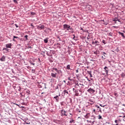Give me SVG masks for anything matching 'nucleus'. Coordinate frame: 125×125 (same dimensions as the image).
I'll return each mask as SVG.
<instances>
[{
    "label": "nucleus",
    "mask_w": 125,
    "mask_h": 125,
    "mask_svg": "<svg viewBox=\"0 0 125 125\" xmlns=\"http://www.w3.org/2000/svg\"><path fill=\"white\" fill-rule=\"evenodd\" d=\"M63 27L64 30H67L69 33H74V28H72L70 25L64 24Z\"/></svg>",
    "instance_id": "1"
},
{
    "label": "nucleus",
    "mask_w": 125,
    "mask_h": 125,
    "mask_svg": "<svg viewBox=\"0 0 125 125\" xmlns=\"http://www.w3.org/2000/svg\"><path fill=\"white\" fill-rule=\"evenodd\" d=\"M83 86H84L83 84H82L79 83H75V88H78L79 90V89L81 90V88H83Z\"/></svg>",
    "instance_id": "2"
},
{
    "label": "nucleus",
    "mask_w": 125,
    "mask_h": 125,
    "mask_svg": "<svg viewBox=\"0 0 125 125\" xmlns=\"http://www.w3.org/2000/svg\"><path fill=\"white\" fill-rule=\"evenodd\" d=\"M75 93V96H81V95H82V90H81V89H79V91L76 90Z\"/></svg>",
    "instance_id": "3"
},
{
    "label": "nucleus",
    "mask_w": 125,
    "mask_h": 125,
    "mask_svg": "<svg viewBox=\"0 0 125 125\" xmlns=\"http://www.w3.org/2000/svg\"><path fill=\"white\" fill-rule=\"evenodd\" d=\"M61 116H68V114H67V111L64 110V109H62L61 111Z\"/></svg>",
    "instance_id": "4"
},
{
    "label": "nucleus",
    "mask_w": 125,
    "mask_h": 125,
    "mask_svg": "<svg viewBox=\"0 0 125 125\" xmlns=\"http://www.w3.org/2000/svg\"><path fill=\"white\" fill-rule=\"evenodd\" d=\"M87 91L89 92V93H90L91 94L95 92V90L93 89V88H90L87 90Z\"/></svg>",
    "instance_id": "5"
},
{
    "label": "nucleus",
    "mask_w": 125,
    "mask_h": 125,
    "mask_svg": "<svg viewBox=\"0 0 125 125\" xmlns=\"http://www.w3.org/2000/svg\"><path fill=\"white\" fill-rule=\"evenodd\" d=\"M59 96H60V94L54 97V99H55L56 102H59Z\"/></svg>",
    "instance_id": "6"
},
{
    "label": "nucleus",
    "mask_w": 125,
    "mask_h": 125,
    "mask_svg": "<svg viewBox=\"0 0 125 125\" xmlns=\"http://www.w3.org/2000/svg\"><path fill=\"white\" fill-rule=\"evenodd\" d=\"M68 90H69V89L63 90V91L62 92V94H63V95H68V94H69Z\"/></svg>",
    "instance_id": "7"
},
{
    "label": "nucleus",
    "mask_w": 125,
    "mask_h": 125,
    "mask_svg": "<svg viewBox=\"0 0 125 125\" xmlns=\"http://www.w3.org/2000/svg\"><path fill=\"white\" fill-rule=\"evenodd\" d=\"M6 57L5 56L3 55L2 56V57L0 58V61H1L2 62H5V59Z\"/></svg>",
    "instance_id": "8"
},
{
    "label": "nucleus",
    "mask_w": 125,
    "mask_h": 125,
    "mask_svg": "<svg viewBox=\"0 0 125 125\" xmlns=\"http://www.w3.org/2000/svg\"><path fill=\"white\" fill-rule=\"evenodd\" d=\"M11 46H12V43H9L6 44V48H11Z\"/></svg>",
    "instance_id": "9"
},
{
    "label": "nucleus",
    "mask_w": 125,
    "mask_h": 125,
    "mask_svg": "<svg viewBox=\"0 0 125 125\" xmlns=\"http://www.w3.org/2000/svg\"><path fill=\"white\" fill-rule=\"evenodd\" d=\"M104 69L105 72L106 73V74L108 75V72H109V70H108L109 69H108V67L105 66L104 67Z\"/></svg>",
    "instance_id": "10"
},
{
    "label": "nucleus",
    "mask_w": 125,
    "mask_h": 125,
    "mask_svg": "<svg viewBox=\"0 0 125 125\" xmlns=\"http://www.w3.org/2000/svg\"><path fill=\"white\" fill-rule=\"evenodd\" d=\"M48 40H49V38L48 37H47L45 39H44L43 42L44 43H47V42H48Z\"/></svg>",
    "instance_id": "11"
},
{
    "label": "nucleus",
    "mask_w": 125,
    "mask_h": 125,
    "mask_svg": "<svg viewBox=\"0 0 125 125\" xmlns=\"http://www.w3.org/2000/svg\"><path fill=\"white\" fill-rule=\"evenodd\" d=\"M57 75V73H51V76L52 77V78H56V75Z\"/></svg>",
    "instance_id": "12"
},
{
    "label": "nucleus",
    "mask_w": 125,
    "mask_h": 125,
    "mask_svg": "<svg viewBox=\"0 0 125 125\" xmlns=\"http://www.w3.org/2000/svg\"><path fill=\"white\" fill-rule=\"evenodd\" d=\"M39 30H42L44 29V25H41L38 26Z\"/></svg>",
    "instance_id": "13"
},
{
    "label": "nucleus",
    "mask_w": 125,
    "mask_h": 125,
    "mask_svg": "<svg viewBox=\"0 0 125 125\" xmlns=\"http://www.w3.org/2000/svg\"><path fill=\"white\" fill-rule=\"evenodd\" d=\"M118 33L119 34V35H121L122 37H123V38H124V39H125V34H124V33L118 32Z\"/></svg>",
    "instance_id": "14"
},
{
    "label": "nucleus",
    "mask_w": 125,
    "mask_h": 125,
    "mask_svg": "<svg viewBox=\"0 0 125 125\" xmlns=\"http://www.w3.org/2000/svg\"><path fill=\"white\" fill-rule=\"evenodd\" d=\"M90 117H91V120H93L94 121L95 119H96V118L95 117V116H94V115H91Z\"/></svg>",
    "instance_id": "15"
},
{
    "label": "nucleus",
    "mask_w": 125,
    "mask_h": 125,
    "mask_svg": "<svg viewBox=\"0 0 125 125\" xmlns=\"http://www.w3.org/2000/svg\"><path fill=\"white\" fill-rule=\"evenodd\" d=\"M75 124V120L70 119V120L69 121L70 124Z\"/></svg>",
    "instance_id": "16"
},
{
    "label": "nucleus",
    "mask_w": 125,
    "mask_h": 125,
    "mask_svg": "<svg viewBox=\"0 0 125 125\" xmlns=\"http://www.w3.org/2000/svg\"><path fill=\"white\" fill-rule=\"evenodd\" d=\"M66 69L67 70H71V65L70 64H68L66 66Z\"/></svg>",
    "instance_id": "17"
},
{
    "label": "nucleus",
    "mask_w": 125,
    "mask_h": 125,
    "mask_svg": "<svg viewBox=\"0 0 125 125\" xmlns=\"http://www.w3.org/2000/svg\"><path fill=\"white\" fill-rule=\"evenodd\" d=\"M59 86H61V85L60 84H57L56 86L55 87V89H59Z\"/></svg>",
    "instance_id": "18"
},
{
    "label": "nucleus",
    "mask_w": 125,
    "mask_h": 125,
    "mask_svg": "<svg viewBox=\"0 0 125 125\" xmlns=\"http://www.w3.org/2000/svg\"><path fill=\"white\" fill-rule=\"evenodd\" d=\"M13 39H17L18 41H19V40H20V38L15 36H13Z\"/></svg>",
    "instance_id": "19"
},
{
    "label": "nucleus",
    "mask_w": 125,
    "mask_h": 125,
    "mask_svg": "<svg viewBox=\"0 0 125 125\" xmlns=\"http://www.w3.org/2000/svg\"><path fill=\"white\" fill-rule=\"evenodd\" d=\"M94 54H95L96 55H97V54H99V51L97 50L94 51Z\"/></svg>",
    "instance_id": "20"
},
{
    "label": "nucleus",
    "mask_w": 125,
    "mask_h": 125,
    "mask_svg": "<svg viewBox=\"0 0 125 125\" xmlns=\"http://www.w3.org/2000/svg\"><path fill=\"white\" fill-rule=\"evenodd\" d=\"M96 107L97 108H98L99 111L100 112H101V108H100V106H98V105H96Z\"/></svg>",
    "instance_id": "21"
},
{
    "label": "nucleus",
    "mask_w": 125,
    "mask_h": 125,
    "mask_svg": "<svg viewBox=\"0 0 125 125\" xmlns=\"http://www.w3.org/2000/svg\"><path fill=\"white\" fill-rule=\"evenodd\" d=\"M102 21L104 22V25H108V22H105L104 20H102Z\"/></svg>",
    "instance_id": "22"
},
{
    "label": "nucleus",
    "mask_w": 125,
    "mask_h": 125,
    "mask_svg": "<svg viewBox=\"0 0 125 125\" xmlns=\"http://www.w3.org/2000/svg\"><path fill=\"white\" fill-rule=\"evenodd\" d=\"M98 117L99 120H103V119L102 118V116L101 115H99Z\"/></svg>",
    "instance_id": "23"
},
{
    "label": "nucleus",
    "mask_w": 125,
    "mask_h": 125,
    "mask_svg": "<svg viewBox=\"0 0 125 125\" xmlns=\"http://www.w3.org/2000/svg\"><path fill=\"white\" fill-rule=\"evenodd\" d=\"M94 43L96 44V45H98V44H99V42H98V41H95Z\"/></svg>",
    "instance_id": "24"
},
{
    "label": "nucleus",
    "mask_w": 125,
    "mask_h": 125,
    "mask_svg": "<svg viewBox=\"0 0 125 125\" xmlns=\"http://www.w3.org/2000/svg\"><path fill=\"white\" fill-rule=\"evenodd\" d=\"M52 70H54V71H56L57 73H59V70H57V68H52Z\"/></svg>",
    "instance_id": "25"
},
{
    "label": "nucleus",
    "mask_w": 125,
    "mask_h": 125,
    "mask_svg": "<svg viewBox=\"0 0 125 125\" xmlns=\"http://www.w3.org/2000/svg\"><path fill=\"white\" fill-rule=\"evenodd\" d=\"M88 74L89 75H90V78H92V74H91V71H89Z\"/></svg>",
    "instance_id": "26"
},
{
    "label": "nucleus",
    "mask_w": 125,
    "mask_h": 125,
    "mask_svg": "<svg viewBox=\"0 0 125 125\" xmlns=\"http://www.w3.org/2000/svg\"><path fill=\"white\" fill-rule=\"evenodd\" d=\"M26 93H27V94H31V93H30V90H26Z\"/></svg>",
    "instance_id": "27"
},
{
    "label": "nucleus",
    "mask_w": 125,
    "mask_h": 125,
    "mask_svg": "<svg viewBox=\"0 0 125 125\" xmlns=\"http://www.w3.org/2000/svg\"><path fill=\"white\" fill-rule=\"evenodd\" d=\"M121 77H125V74L124 72H122V73L121 74Z\"/></svg>",
    "instance_id": "28"
},
{
    "label": "nucleus",
    "mask_w": 125,
    "mask_h": 125,
    "mask_svg": "<svg viewBox=\"0 0 125 125\" xmlns=\"http://www.w3.org/2000/svg\"><path fill=\"white\" fill-rule=\"evenodd\" d=\"M118 18H115L114 20L113 21L114 22H117V21H118Z\"/></svg>",
    "instance_id": "29"
},
{
    "label": "nucleus",
    "mask_w": 125,
    "mask_h": 125,
    "mask_svg": "<svg viewBox=\"0 0 125 125\" xmlns=\"http://www.w3.org/2000/svg\"><path fill=\"white\" fill-rule=\"evenodd\" d=\"M24 38L25 39V41H28V35H25Z\"/></svg>",
    "instance_id": "30"
},
{
    "label": "nucleus",
    "mask_w": 125,
    "mask_h": 125,
    "mask_svg": "<svg viewBox=\"0 0 125 125\" xmlns=\"http://www.w3.org/2000/svg\"><path fill=\"white\" fill-rule=\"evenodd\" d=\"M30 14L31 15H36V13L34 12H31Z\"/></svg>",
    "instance_id": "31"
},
{
    "label": "nucleus",
    "mask_w": 125,
    "mask_h": 125,
    "mask_svg": "<svg viewBox=\"0 0 125 125\" xmlns=\"http://www.w3.org/2000/svg\"><path fill=\"white\" fill-rule=\"evenodd\" d=\"M103 43L104 44H106L107 42H106V41L105 40H103Z\"/></svg>",
    "instance_id": "32"
},
{
    "label": "nucleus",
    "mask_w": 125,
    "mask_h": 125,
    "mask_svg": "<svg viewBox=\"0 0 125 125\" xmlns=\"http://www.w3.org/2000/svg\"><path fill=\"white\" fill-rule=\"evenodd\" d=\"M105 125H111V123L110 122H106Z\"/></svg>",
    "instance_id": "33"
},
{
    "label": "nucleus",
    "mask_w": 125,
    "mask_h": 125,
    "mask_svg": "<svg viewBox=\"0 0 125 125\" xmlns=\"http://www.w3.org/2000/svg\"><path fill=\"white\" fill-rule=\"evenodd\" d=\"M3 50H6V51H8V49H7V48H4Z\"/></svg>",
    "instance_id": "34"
},
{
    "label": "nucleus",
    "mask_w": 125,
    "mask_h": 125,
    "mask_svg": "<svg viewBox=\"0 0 125 125\" xmlns=\"http://www.w3.org/2000/svg\"><path fill=\"white\" fill-rule=\"evenodd\" d=\"M13 1H14V2H15V3H17V4L18 3V2H17V0H13Z\"/></svg>",
    "instance_id": "35"
},
{
    "label": "nucleus",
    "mask_w": 125,
    "mask_h": 125,
    "mask_svg": "<svg viewBox=\"0 0 125 125\" xmlns=\"http://www.w3.org/2000/svg\"><path fill=\"white\" fill-rule=\"evenodd\" d=\"M68 80H69V81H70L71 82H72V81H73V79H71V78H70V77H68Z\"/></svg>",
    "instance_id": "36"
},
{
    "label": "nucleus",
    "mask_w": 125,
    "mask_h": 125,
    "mask_svg": "<svg viewBox=\"0 0 125 125\" xmlns=\"http://www.w3.org/2000/svg\"><path fill=\"white\" fill-rule=\"evenodd\" d=\"M115 124H118L119 123V121L115 120Z\"/></svg>",
    "instance_id": "37"
},
{
    "label": "nucleus",
    "mask_w": 125,
    "mask_h": 125,
    "mask_svg": "<svg viewBox=\"0 0 125 125\" xmlns=\"http://www.w3.org/2000/svg\"><path fill=\"white\" fill-rule=\"evenodd\" d=\"M102 60H105L106 59L105 58H104V56H102Z\"/></svg>",
    "instance_id": "38"
},
{
    "label": "nucleus",
    "mask_w": 125,
    "mask_h": 125,
    "mask_svg": "<svg viewBox=\"0 0 125 125\" xmlns=\"http://www.w3.org/2000/svg\"><path fill=\"white\" fill-rule=\"evenodd\" d=\"M108 36H110V37H112V35L111 32L108 33Z\"/></svg>",
    "instance_id": "39"
},
{
    "label": "nucleus",
    "mask_w": 125,
    "mask_h": 125,
    "mask_svg": "<svg viewBox=\"0 0 125 125\" xmlns=\"http://www.w3.org/2000/svg\"><path fill=\"white\" fill-rule=\"evenodd\" d=\"M77 111H78V113H81L82 112V111L80 109H78Z\"/></svg>",
    "instance_id": "40"
},
{
    "label": "nucleus",
    "mask_w": 125,
    "mask_h": 125,
    "mask_svg": "<svg viewBox=\"0 0 125 125\" xmlns=\"http://www.w3.org/2000/svg\"><path fill=\"white\" fill-rule=\"evenodd\" d=\"M69 100H70V103H72V99H71V98H69Z\"/></svg>",
    "instance_id": "41"
},
{
    "label": "nucleus",
    "mask_w": 125,
    "mask_h": 125,
    "mask_svg": "<svg viewBox=\"0 0 125 125\" xmlns=\"http://www.w3.org/2000/svg\"><path fill=\"white\" fill-rule=\"evenodd\" d=\"M94 123H95V121H93V122H91V125H94Z\"/></svg>",
    "instance_id": "42"
},
{
    "label": "nucleus",
    "mask_w": 125,
    "mask_h": 125,
    "mask_svg": "<svg viewBox=\"0 0 125 125\" xmlns=\"http://www.w3.org/2000/svg\"><path fill=\"white\" fill-rule=\"evenodd\" d=\"M54 79H50V82H54Z\"/></svg>",
    "instance_id": "43"
},
{
    "label": "nucleus",
    "mask_w": 125,
    "mask_h": 125,
    "mask_svg": "<svg viewBox=\"0 0 125 125\" xmlns=\"http://www.w3.org/2000/svg\"><path fill=\"white\" fill-rule=\"evenodd\" d=\"M114 95H115V96L116 97H118V94L115 93V94H114Z\"/></svg>",
    "instance_id": "44"
},
{
    "label": "nucleus",
    "mask_w": 125,
    "mask_h": 125,
    "mask_svg": "<svg viewBox=\"0 0 125 125\" xmlns=\"http://www.w3.org/2000/svg\"><path fill=\"white\" fill-rule=\"evenodd\" d=\"M19 88L18 89L19 91H20L21 89V88L20 87V86H19Z\"/></svg>",
    "instance_id": "45"
},
{
    "label": "nucleus",
    "mask_w": 125,
    "mask_h": 125,
    "mask_svg": "<svg viewBox=\"0 0 125 125\" xmlns=\"http://www.w3.org/2000/svg\"><path fill=\"white\" fill-rule=\"evenodd\" d=\"M73 36H74V37H73V40H75V41H77V40L76 39H75V38H76V36H75V35H73Z\"/></svg>",
    "instance_id": "46"
},
{
    "label": "nucleus",
    "mask_w": 125,
    "mask_h": 125,
    "mask_svg": "<svg viewBox=\"0 0 125 125\" xmlns=\"http://www.w3.org/2000/svg\"><path fill=\"white\" fill-rule=\"evenodd\" d=\"M87 122L90 124H91V121L87 120Z\"/></svg>",
    "instance_id": "47"
},
{
    "label": "nucleus",
    "mask_w": 125,
    "mask_h": 125,
    "mask_svg": "<svg viewBox=\"0 0 125 125\" xmlns=\"http://www.w3.org/2000/svg\"><path fill=\"white\" fill-rule=\"evenodd\" d=\"M76 90H76V89H74V88H73V91L74 92H75Z\"/></svg>",
    "instance_id": "48"
},
{
    "label": "nucleus",
    "mask_w": 125,
    "mask_h": 125,
    "mask_svg": "<svg viewBox=\"0 0 125 125\" xmlns=\"http://www.w3.org/2000/svg\"><path fill=\"white\" fill-rule=\"evenodd\" d=\"M31 65H35V63L32 62H30Z\"/></svg>",
    "instance_id": "49"
},
{
    "label": "nucleus",
    "mask_w": 125,
    "mask_h": 125,
    "mask_svg": "<svg viewBox=\"0 0 125 125\" xmlns=\"http://www.w3.org/2000/svg\"><path fill=\"white\" fill-rule=\"evenodd\" d=\"M15 26H16V28H18V27H19V26H18V25H17V24H15Z\"/></svg>",
    "instance_id": "50"
},
{
    "label": "nucleus",
    "mask_w": 125,
    "mask_h": 125,
    "mask_svg": "<svg viewBox=\"0 0 125 125\" xmlns=\"http://www.w3.org/2000/svg\"><path fill=\"white\" fill-rule=\"evenodd\" d=\"M80 30H81V31H83V27H81Z\"/></svg>",
    "instance_id": "51"
},
{
    "label": "nucleus",
    "mask_w": 125,
    "mask_h": 125,
    "mask_svg": "<svg viewBox=\"0 0 125 125\" xmlns=\"http://www.w3.org/2000/svg\"><path fill=\"white\" fill-rule=\"evenodd\" d=\"M58 39H59V40L60 41H61V39L60 38V37H58Z\"/></svg>",
    "instance_id": "52"
},
{
    "label": "nucleus",
    "mask_w": 125,
    "mask_h": 125,
    "mask_svg": "<svg viewBox=\"0 0 125 125\" xmlns=\"http://www.w3.org/2000/svg\"><path fill=\"white\" fill-rule=\"evenodd\" d=\"M100 105L101 107H105V105H103L102 104H100Z\"/></svg>",
    "instance_id": "53"
},
{
    "label": "nucleus",
    "mask_w": 125,
    "mask_h": 125,
    "mask_svg": "<svg viewBox=\"0 0 125 125\" xmlns=\"http://www.w3.org/2000/svg\"><path fill=\"white\" fill-rule=\"evenodd\" d=\"M68 83L69 84H71V82H70V81H68Z\"/></svg>",
    "instance_id": "54"
},
{
    "label": "nucleus",
    "mask_w": 125,
    "mask_h": 125,
    "mask_svg": "<svg viewBox=\"0 0 125 125\" xmlns=\"http://www.w3.org/2000/svg\"><path fill=\"white\" fill-rule=\"evenodd\" d=\"M32 72H36V70L35 69H32Z\"/></svg>",
    "instance_id": "55"
},
{
    "label": "nucleus",
    "mask_w": 125,
    "mask_h": 125,
    "mask_svg": "<svg viewBox=\"0 0 125 125\" xmlns=\"http://www.w3.org/2000/svg\"><path fill=\"white\" fill-rule=\"evenodd\" d=\"M13 42H16V40H15V39H13Z\"/></svg>",
    "instance_id": "56"
},
{
    "label": "nucleus",
    "mask_w": 125,
    "mask_h": 125,
    "mask_svg": "<svg viewBox=\"0 0 125 125\" xmlns=\"http://www.w3.org/2000/svg\"><path fill=\"white\" fill-rule=\"evenodd\" d=\"M76 73H79V70L78 69L76 70Z\"/></svg>",
    "instance_id": "57"
},
{
    "label": "nucleus",
    "mask_w": 125,
    "mask_h": 125,
    "mask_svg": "<svg viewBox=\"0 0 125 125\" xmlns=\"http://www.w3.org/2000/svg\"><path fill=\"white\" fill-rule=\"evenodd\" d=\"M50 62L51 63H52V62H53V61H52V60H50Z\"/></svg>",
    "instance_id": "58"
},
{
    "label": "nucleus",
    "mask_w": 125,
    "mask_h": 125,
    "mask_svg": "<svg viewBox=\"0 0 125 125\" xmlns=\"http://www.w3.org/2000/svg\"><path fill=\"white\" fill-rule=\"evenodd\" d=\"M39 62H41V59H40V58H39Z\"/></svg>",
    "instance_id": "59"
},
{
    "label": "nucleus",
    "mask_w": 125,
    "mask_h": 125,
    "mask_svg": "<svg viewBox=\"0 0 125 125\" xmlns=\"http://www.w3.org/2000/svg\"><path fill=\"white\" fill-rule=\"evenodd\" d=\"M93 112H94L95 113V109H93Z\"/></svg>",
    "instance_id": "60"
},
{
    "label": "nucleus",
    "mask_w": 125,
    "mask_h": 125,
    "mask_svg": "<svg viewBox=\"0 0 125 125\" xmlns=\"http://www.w3.org/2000/svg\"><path fill=\"white\" fill-rule=\"evenodd\" d=\"M51 72H53V73H54V70L52 69V70H51Z\"/></svg>",
    "instance_id": "61"
},
{
    "label": "nucleus",
    "mask_w": 125,
    "mask_h": 125,
    "mask_svg": "<svg viewBox=\"0 0 125 125\" xmlns=\"http://www.w3.org/2000/svg\"><path fill=\"white\" fill-rule=\"evenodd\" d=\"M31 27H34V25H33V24H31Z\"/></svg>",
    "instance_id": "62"
},
{
    "label": "nucleus",
    "mask_w": 125,
    "mask_h": 125,
    "mask_svg": "<svg viewBox=\"0 0 125 125\" xmlns=\"http://www.w3.org/2000/svg\"><path fill=\"white\" fill-rule=\"evenodd\" d=\"M103 54H106V53H105V52H103Z\"/></svg>",
    "instance_id": "63"
},
{
    "label": "nucleus",
    "mask_w": 125,
    "mask_h": 125,
    "mask_svg": "<svg viewBox=\"0 0 125 125\" xmlns=\"http://www.w3.org/2000/svg\"><path fill=\"white\" fill-rule=\"evenodd\" d=\"M92 43V44H94V41H93Z\"/></svg>",
    "instance_id": "64"
}]
</instances>
